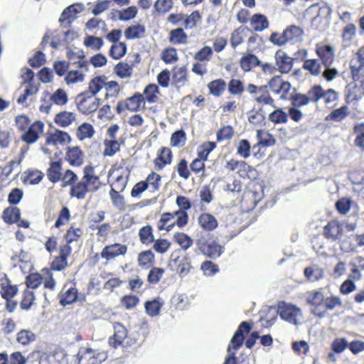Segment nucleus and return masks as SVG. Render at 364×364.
<instances>
[{"instance_id":"obj_47","label":"nucleus","mask_w":364,"mask_h":364,"mask_svg":"<svg viewBox=\"0 0 364 364\" xmlns=\"http://www.w3.org/2000/svg\"><path fill=\"white\" fill-rule=\"evenodd\" d=\"M304 274L309 281L316 282L323 277L324 272L322 268L318 266H311L304 269Z\"/></svg>"},{"instance_id":"obj_22","label":"nucleus","mask_w":364,"mask_h":364,"mask_svg":"<svg viewBox=\"0 0 364 364\" xmlns=\"http://www.w3.org/2000/svg\"><path fill=\"white\" fill-rule=\"evenodd\" d=\"M72 252L66 248L59 247L58 255L55 256L50 264V271H63L68 266V259L70 256Z\"/></svg>"},{"instance_id":"obj_37","label":"nucleus","mask_w":364,"mask_h":364,"mask_svg":"<svg viewBox=\"0 0 364 364\" xmlns=\"http://www.w3.org/2000/svg\"><path fill=\"white\" fill-rule=\"evenodd\" d=\"M172 80L177 87H183L188 81V73L186 66L174 67L173 69Z\"/></svg>"},{"instance_id":"obj_11","label":"nucleus","mask_w":364,"mask_h":364,"mask_svg":"<svg viewBox=\"0 0 364 364\" xmlns=\"http://www.w3.org/2000/svg\"><path fill=\"white\" fill-rule=\"evenodd\" d=\"M277 313L282 320L294 325L299 323V317L301 316L299 307L284 301L278 304Z\"/></svg>"},{"instance_id":"obj_58","label":"nucleus","mask_w":364,"mask_h":364,"mask_svg":"<svg viewBox=\"0 0 364 364\" xmlns=\"http://www.w3.org/2000/svg\"><path fill=\"white\" fill-rule=\"evenodd\" d=\"M35 301V294L33 291L26 289L22 292V299L20 307L22 310L28 311L31 309Z\"/></svg>"},{"instance_id":"obj_31","label":"nucleus","mask_w":364,"mask_h":364,"mask_svg":"<svg viewBox=\"0 0 364 364\" xmlns=\"http://www.w3.org/2000/svg\"><path fill=\"white\" fill-rule=\"evenodd\" d=\"M357 33V27L353 23H347L341 33V43L344 47L350 46Z\"/></svg>"},{"instance_id":"obj_61","label":"nucleus","mask_w":364,"mask_h":364,"mask_svg":"<svg viewBox=\"0 0 364 364\" xmlns=\"http://www.w3.org/2000/svg\"><path fill=\"white\" fill-rule=\"evenodd\" d=\"M121 143L117 139L108 140L105 139L104 146L105 149L103 151L104 156H112L120 149Z\"/></svg>"},{"instance_id":"obj_50","label":"nucleus","mask_w":364,"mask_h":364,"mask_svg":"<svg viewBox=\"0 0 364 364\" xmlns=\"http://www.w3.org/2000/svg\"><path fill=\"white\" fill-rule=\"evenodd\" d=\"M210 93L215 97H220L225 90L226 83L223 79H217L208 84Z\"/></svg>"},{"instance_id":"obj_56","label":"nucleus","mask_w":364,"mask_h":364,"mask_svg":"<svg viewBox=\"0 0 364 364\" xmlns=\"http://www.w3.org/2000/svg\"><path fill=\"white\" fill-rule=\"evenodd\" d=\"M154 260L155 255L150 250L142 251L138 255V264L143 267H150L154 264Z\"/></svg>"},{"instance_id":"obj_51","label":"nucleus","mask_w":364,"mask_h":364,"mask_svg":"<svg viewBox=\"0 0 364 364\" xmlns=\"http://www.w3.org/2000/svg\"><path fill=\"white\" fill-rule=\"evenodd\" d=\"M168 39L173 44H185L187 43L188 36L182 28H178L170 31Z\"/></svg>"},{"instance_id":"obj_9","label":"nucleus","mask_w":364,"mask_h":364,"mask_svg":"<svg viewBox=\"0 0 364 364\" xmlns=\"http://www.w3.org/2000/svg\"><path fill=\"white\" fill-rule=\"evenodd\" d=\"M145 108L144 97L140 92H136L132 96L118 102L116 112L121 114L126 110L136 112Z\"/></svg>"},{"instance_id":"obj_23","label":"nucleus","mask_w":364,"mask_h":364,"mask_svg":"<svg viewBox=\"0 0 364 364\" xmlns=\"http://www.w3.org/2000/svg\"><path fill=\"white\" fill-rule=\"evenodd\" d=\"M83 235V230L81 228L70 225L65 231L63 238L65 243L60 246L72 252L71 243L78 242Z\"/></svg>"},{"instance_id":"obj_29","label":"nucleus","mask_w":364,"mask_h":364,"mask_svg":"<svg viewBox=\"0 0 364 364\" xmlns=\"http://www.w3.org/2000/svg\"><path fill=\"white\" fill-rule=\"evenodd\" d=\"M71 137L66 132L56 129L53 133H48L46 138V144L47 145L53 144H63L70 143Z\"/></svg>"},{"instance_id":"obj_2","label":"nucleus","mask_w":364,"mask_h":364,"mask_svg":"<svg viewBox=\"0 0 364 364\" xmlns=\"http://www.w3.org/2000/svg\"><path fill=\"white\" fill-rule=\"evenodd\" d=\"M251 329V323L248 321H242L240 323L231 338L230 344L228 347V355L225 358L223 364H237L235 351L242 346L245 340V334L249 333Z\"/></svg>"},{"instance_id":"obj_44","label":"nucleus","mask_w":364,"mask_h":364,"mask_svg":"<svg viewBox=\"0 0 364 364\" xmlns=\"http://www.w3.org/2000/svg\"><path fill=\"white\" fill-rule=\"evenodd\" d=\"M130 171L127 168L120 174L117 175L111 184V189L123 192L127 186Z\"/></svg>"},{"instance_id":"obj_26","label":"nucleus","mask_w":364,"mask_h":364,"mask_svg":"<svg viewBox=\"0 0 364 364\" xmlns=\"http://www.w3.org/2000/svg\"><path fill=\"white\" fill-rule=\"evenodd\" d=\"M114 334L109 338V343L114 348H117L122 344L127 336V328L120 323L113 324Z\"/></svg>"},{"instance_id":"obj_5","label":"nucleus","mask_w":364,"mask_h":364,"mask_svg":"<svg viewBox=\"0 0 364 364\" xmlns=\"http://www.w3.org/2000/svg\"><path fill=\"white\" fill-rule=\"evenodd\" d=\"M18 293V287L16 284H12L11 279L6 274H0V295L5 300V309L9 312H14L18 305V302L14 300Z\"/></svg>"},{"instance_id":"obj_53","label":"nucleus","mask_w":364,"mask_h":364,"mask_svg":"<svg viewBox=\"0 0 364 364\" xmlns=\"http://www.w3.org/2000/svg\"><path fill=\"white\" fill-rule=\"evenodd\" d=\"M105 89L106 91L105 98L106 100L117 98L121 90L119 83L114 80L106 81Z\"/></svg>"},{"instance_id":"obj_54","label":"nucleus","mask_w":364,"mask_h":364,"mask_svg":"<svg viewBox=\"0 0 364 364\" xmlns=\"http://www.w3.org/2000/svg\"><path fill=\"white\" fill-rule=\"evenodd\" d=\"M268 119L274 124H286L288 122V114L282 108H277L269 113Z\"/></svg>"},{"instance_id":"obj_34","label":"nucleus","mask_w":364,"mask_h":364,"mask_svg":"<svg viewBox=\"0 0 364 364\" xmlns=\"http://www.w3.org/2000/svg\"><path fill=\"white\" fill-rule=\"evenodd\" d=\"M76 120V114L69 111H61L56 114L54 117V122L60 127H67L71 125Z\"/></svg>"},{"instance_id":"obj_52","label":"nucleus","mask_w":364,"mask_h":364,"mask_svg":"<svg viewBox=\"0 0 364 364\" xmlns=\"http://www.w3.org/2000/svg\"><path fill=\"white\" fill-rule=\"evenodd\" d=\"M139 237L140 242L145 245H149L154 241L153 228L151 225H147L140 228L139 231Z\"/></svg>"},{"instance_id":"obj_46","label":"nucleus","mask_w":364,"mask_h":364,"mask_svg":"<svg viewBox=\"0 0 364 364\" xmlns=\"http://www.w3.org/2000/svg\"><path fill=\"white\" fill-rule=\"evenodd\" d=\"M353 133L355 135V146L364 151V122L355 124Z\"/></svg>"},{"instance_id":"obj_60","label":"nucleus","mask_w":364,"mask_h":364,"mask_svg":"<svg viewBox=\"0 0 364 364\" xmlns=\"http://www.w3.org/2000/svg\"><path fill=\"white\" fill-rule=\"evenodd\" d=\"M114 71L120 78H127L132 76L133 68L128 63L120 62L115 65Z\"/></svg>"},{"instance_id":"obj_10","label":"nucleus","mask_w":364,"mask_h":364,"mask_svg":"<svg viewBox=\"0 0 364 364\" xmlns=\"http://www.w3.org/2000/svg\"><path fill=\"white\" fill-rule=\"evenodd\" d=\"M196 245L203 255L211 259L219 257L223 252V246L215 240H208L205 237L197 239Z\"/></svg>"},{"instance_id":"obj_12","label":"nucleus","mask_w":364,"mask_h":364,"mask_svg":"<svg viewBox=\"0 0 364 364\" xmlns=\"http://www.w3.org/2000/svg\"><path fill=\"white\" fill-rule=\"evenodd\" d=\"M306 301L311 306V313L318 318L325 316V310L323 309L324 295L320 290H312L306 293Z\"/></svg>"},{"instance_id":"obj_36","label":"nucleus","mask_w":364,"mask_h":364,"mask_svg":"<svg viewBox=\"0 0 364 364\" xmlns=\"http://www.w3.org/2000/svg\"><path fill=\"white\" fill-rule=\"evenodd\" d=\"M106 81L107 77L104 75L95 76L90 80L87 90L85 92L96 96L103 87L105 88Z\"/></svg>"},{"instance_id":"obj_64","label":"nucleus","mask_w":364,"mask_h":364,"mask_svg":"<svg viewBox=\"0 0 364 364\" xmlns=\"http://www.w3.org/2000/svg\"><path fill=\"white\" fill-rule=\"evenodd\" d=\"M161 59L166 64L176 63L178 60L177 50L173 47H168L161 53Z\"/></svg>"},{"instance_id":"obj_62","label":"nucleus","mask_w":364,"mask_h":364,"mask_svg":"<svg viewBox=\"0 0 364 364\" xmlns=\"http://www.w3.org/2000/svg\"><path fill=\"white\" fill-rule=\"evenodd\" d=\"M51 102L58 106H63L68 102L67 92L61 88L57 89L50 96Z\"/></svg>"},{"instance_id":"obj_48","label":"nucleus","mask_w":364,"mask_h":364,"mask_svg":"<svg viewBox=\"0 0 364 364\" xmlns=\"http://www.w3.org/2000/svg\"><path fill=\"white\" fill-rule=\"evenodd\" d=\"M94 134L92 125L87 122L82 123L76 129V137L80 141L92 137Z\"/></svg>"},{"instance_id":"obj_63","label":"nucleus","mask_w":364,"mask_h":364,"mask_svg":"<svg viewBox=\"0 0 364 364\" xmlns=\"http://www.w3.org/2000/svg\"><path fill=\"white\" fill-rule=\"evenodd\" d=\"M43 277L38 273H31L26 277L25 283L27 289H37L43 282Z\"/></svg>"},{"instance_id":"obj_55","label":"nucleus","mask_w":364,"mask_h":364,"mask_svg":"<svg viewBox=\"0 0 364 364\" xmlns=\"http://www.w3.org/2000/svg\"><path fill=\"white\" fill-rule=\"evenodd\" d=\"M146 31L145 27L141 24L129 26L124 31V35L127 39L139 38L142 37Z\"/></svg>"},{"instance_id":"obj_3","label":"nucleus","mask_w":364,"mask_h":364,"mask_svg":"<svg viewBox=\"0 0 364 364\" xmlns=\"http://www.w3.org/2000/svg\"><path fill=\"white\" fill-rule=\"evenodd\" d=\"M263 196V186L258 181H250L242 193L241 207L247 212L252 210L262 199Z\"/></svg>"},{"instance_id":"obj_27","label":"nucleus","mask_w":364,"mask_h":364,"mask_svg":"<svg viewBox=\"0 0 364 364\" xmlns=\"http://www.w3.org/2000/svg\"><path fill=\"white\" fill-rule=\"evenodd\" d=\"M276 65L282 73H288L292 68L293 60L282 50H277L275 53Z\"/></svg>"},{"instance_id":"obj_14","label":"nucleus","mask_w":364,"mask_h":364,"mask_svg":"<svg viewBox=\"0 0 364 364\" xmlns=\"http://www.w3.org/2000/svg\"><path fill=\"white\" fill-rule=\"evenodd\" d=\"M225 167L231 171L237 170V173L243 178H255L257 175V170L242 160L232 159L227 162Z\"/></svg>"},{"instance_id":"obj_43","label":"nucleus","mask_w":364,"mask_h":364,"mask_svg":"<svg viewBox=\"0 0 364 364\" xmlns=\"http://www.w3.org/2000/svg\"><path fill=\"white\" fill-rule=\"evenodd\" d=\"M322 65L318 59H307L303 63L302 68L313 76H318L321 74Z\"/></svg>"},{"instance_id":"obj_42","label":"nucleus","mask_w":364,"mask_h":364,"mask_svg":"<svg viewBox=\"0 0 364 364\" xmlns=\"http://www.w3.org/2000/svg\"><path fill=\"white\" fill-rule=\"evenodd\" d=\"M163 304L164 303L159 297L146 301L144 304L146 313L151 317L156 316L160 314Z\"/></svg>"},{"instance_id":"obj_16","label":"nucleus","mask_w":364,"mask_h":364,"mask_svg":"<svg viewBox=\"0 0 364 364\" xmlns=\"http://www.w3.org/2000/svg\"><path fill=\"white\" fill-rule=\"evenodd\" d=\"M78 294L76 283L68 281L63 285L59 294V303L63 306L72 304L77 301Z\"/></svg>"},{"instance_id":"obj_28","label":"nucleus","mask_w":364,"mask_h":364,"mask_svg":"<svg viewBox=\"0 0 364 364\" xmlns=\"http://www.w3.org/2000/svg\"><path fill=\"white\" fill-rule=\"evenodd\" d=\"M269 21L264 14L255 13L251 16L250 26L254 32H262L269 28Z\"/></svg>"},{"instance_id":"obj_24","label":"nucleus","mask_w":364,"mask_h":364,"mask_svg":"<svg viewBox=\"0 0 364 364\" xmlns=\"http://www.w3.org/2000/svg\"><path fill=\"white\" fill-rule=\"evenodd\" d=\"M173 161V152L170 148L162 146L157 153V156L154 159V168L162 170L165 166L170 165Z\"/></svg>"},{"instance_id":"obj_6","label":"nucleus","mask_w":364,"mask_h":364,"mask_svg":"<svg viewBox=\"0 0 364 364\" xmlns=\"http://www.w3.org/2000/svg\"><path fill=\"white\" fill-rule=\"evenodd\" d=\"M168 266L172 270L179 274L181 277L188 274L193 268L190 255L180 250L171 253Z\"/></svg>"},{"instance_id":"obj_17","label":"nucleus","mask_w":364,"mask_h":364,"mask_svg":"<svg viewBox=\"0 0 364 364\" xmlns=\"http://www.w3.org/2000/svg\"><path fill=\"white\" fill-rule=\"evenodd\" d=\"M316 54L323 67H329L335 61V49L331 45L317 43L316 45Z\"/></svg>"},{"instance_id":"obj_33","label":"nucleus","mask_w":364,"mask_h":364,"mask_svg":"<svg viewBox=\"0 0 364 364\" xmlns=\"http://www.w3.org/2000/svg\"><path fill=\"white\" fill-rule=\"evenodd\" d=\"M198 223L200 227L207 232L213 231L218 226V220L215 216L208 213H201L198 218Z\"/></svg>"},{"instance_id":"obj_4","label":"nucleus","mask_w":364,"mask_h":364,"mask_svg":"<svg viewBox=\"0 0 364 364\" xmlns=\"http://www.w3.org/2000/svg\"><path fill=\"white\" fill-rule=\"evenodd\" d=\"M304 33V29L296 25L288 26L282 33L272 32L269 41L274 46H283L287 43H295L299 41Z\"/></svg>"},{"instance_id":"obj_25","label":"nucleus","mask_w":364,"mask_h":364,"mask_svg":"<svg viewBox=\"0 0 364 364\" xmlns=\"http://www.w3.org/2000/svg\"><path fill=\"white\" fill-rule=\"evenodd\" d=\"M343 226L337 220L329 221L323 230V236L331 241H336L341 238L343 235Z\"/></svg>"},{"instance_id":"obj_20","label":"nucleus","mask_w":364,"mask_h":364,"mask_svg":"<svg viewBox=\"0 0 364 364\" xmlns=\"http://www.w3.org/2000/svg\"><path fill=\"white\" fill-rule=\"evenodd\" d=\"M63 173V161L58 159L55 161L50 160L48 167L46 170V176L48 180L55 184L60 181Z\"/></svg>"},{"instance_id":"obj_30","label":"nucleus","mask_w":364,"mask_h":364,"mask_svg":"<svg viewBox=\"0 0 364 364\" xmlns=\"http://www.w3.org/2000/svg\"><path fill=\"white\" fill-rule=\"evenodd\" d=\"M44 176V173L41 170L28 168L23 172L21 181L26 185H37L41 182Z\"/></svg>"},{"instance_id":"obj_49","label":"nucleus","mask_w":364,"mask_h":364,"mask_svg":"<svg viewBox=\"0 0 364 364\" xmlns=\"http://www.w3.org/2000/svg\"><path fill=\"white\" fill-rule=\"evenodd\" d=\"M159 94V89L155 84L148 85L144 90L142 94L144 97V103H155L158 100V95Z\"/></svg>"},{"instance_id":"obj_45","label":"nucleus","mask_w":364,"mask_h":364,"mask_svg":"<svg viewBox=\"0 0 364 364\" xmlns=\"http://www.w3.org/2000/svg\"><path fill=\"white\" fill-rule=\"evenodd\" d=\"M349 114V109L348 106H341L338 109L331 111L325 118L326 121L341 122Z\"/></svg>"},{"instance_id":"obj_13","label":"nucleus","mask_w":364,"mask_h":364,"mask_svg":"<svg viewBox=\"0 0 364 364\" xmlns=\"http://www.w3.org/2000/svg\"><path fill=\"white\" fill-rule=\"evenodd\" d=\"M78 364H100L106 360L107 354L90 348H82L78 353Z\"/></svg>"},{"instance_id":"obj_38","label":"nucleus","mask_w":364,"mask_h":364,"mask_svg":"<svg viewBox=\"0 0 364 364\" xmlns=\"http://www.w3.org/2000/svg\"><path fill=\"white\" fill-rule=\"evenodd\" d=\"M21 218V210L16 206H10L5 208L2 213V218L5 223L15 224Z\"/></svg>"},{"instance_id":"obj_39","label":"nucleus","mask_w":364,"mask_h":364,"mask_svg":"<svg viewBox=\"0 0 364 364\" xmlns=\"http://www.w3.org/2000/svg\"><path fill=\"white\" fill-rule=\"evenodd\" d=\"M259 64L260 60L258 58L251 53L242 56L240 60V66L245 72L250 71L252 68L259 65Z\"/></svg>"},{"instance_id":"obj_15","label":"nucleus","mask_w":364,"mask_h":364,"mask_svg":"<svg viewBox=\"0 0 364 364\" xmlns=\"http://www.w3.org/2000/svg\"><path fill=\"white\" fill-rule=\"evenodd\" d=\"M356 60L350 64L352 78L355 81L364 82V45L358 48L355 53Z\"/></svg>"},{"instance_id":"obj_19","label":"nucleus","mask_w":364,"mask_h":364,"mask_svg":"<svg viewBox=\"0 0 364 364\" xmlns=\"http://www.w3.org/2000/svg\"><path fill=\"white\" fill-rule=\"evenodd\" d=\"M127 246L121 243H114L105 246L100 253L102 258L109 261L119 256H124L127 252Z\"/></svg>"},{"instance_id":"obj_8","label":"nucleus","mask_w":364,"mask_h":364,"mask_svg":"<svg viewBox=\"0 0 364 364\" xmlns=\"http://www.w3.org/2000/svg\"><path fill=\"white\" fill-rule=\"evenodd\" d=\"M75 102L77 110L82 114L87 115L98 109L100 99L84 91L75 97Z\"/></svg>"},{"instance_id":"obj_1","label":"nucleus","mask_w":364,"mask_h":364,"mask_svg":"<svg viewBox=\"0 0 364 364\" xmlns=\"http://www.w3.org/2000/svg\"><path fill=\"white\" fill-rule=\"evenodd\" d=\"M63 187L70 186V196L77 200H84L89 193L97 191L102 186L100 177L95 174L93 166L87 165L83 168L80 179L71 169H66L63 173Z\"/></svg>"},{"instance_id":"obj_7","label":"nucleus","mask_w":364,"mask_h":364,"mask_svg":"<svg viewBox=\"0 0 364 364\" xmlns=\"http://www.w3.org/2000/svg\"><path fill=\"white\" fill-rule=\"evenodd\" d=\"M246 90L259 105L276 107L275 101L272 97L267 85L257 86L254 84H248Z\"/></svg>"},{"instance_id":"obj_40","label":"nucleus","mask_w":364,"mask_h":364,"mask_svg":"<svg viewBox=\"0 0 364 364\" xmlns=\"http://www.w3.org/2000/svg\"><path fill=\"white\" fill-rule=\"evenodd\" d=\"M249 30L247 26H240L234 29L230 34V43L233 49L241 45L244 41L245 31Z\"/></svg>"},{"instance_id":"obj_35","label":"nucleus","mask_w":364,"mask_h":364,"mask_svg":"<svg viewBox=\"0 0 364 364\" xmlns=\"http://www.w3.org/2000/svg\"><path fill=\"white\" fill-rule=\"evenodd\" d=\"M351 266L349 277L353 281H359L362 278L361 271L364 270V257L357 256L353 262H350Z\"/></svg>"},{"instance_id":"obj_18","label":"nucleus","mask_w":364,"mask_h":364,"mask_svg":"<svg viewBox=\"0 0 364 364\" xmlns=\"http://www.w3.org/2000/svg\"><path fill=\"white\" fill-rule=\"evenodd\" d=\"M44 129V124L40 120L35 121L21 134V139L27 144H31L38 141Z\"/></svg>"},{"instance_id":"obj_21","label":"nucleus","mask_w":364,"mask_h":364,"mask_svg":"<svg viewBox=\"0 0 364 364\" xmlns=\"http://www.w3.org/2000/svg\"><path fill=\"white\" fill-rule=\"evenodd\" d=\"M85 154L78 146H68L66 149L65 160L70 166L80 167L84 163Z\"/></svg>"},{"instance_id":"obj_32","label":"nucleus","mask_w":364,"mask_h":364,"mask_svg":"<svg viewBox=\"0 0 364 364\" xmlns=\"http://www.w3.org/2000/svg\"><path fill=\"white\" fill-rule=\"evenodd\" d=\"M83 6L80 4H74L66 7L62 12L59 18L60 23L67 21L70 24L76 18L77 14L82 11Z\"/></svg>"},{"instance_id":"obj_41","label":"nucleus","mask_w":364,"mask_h":364,"mask_svg":"<svg viewBox=\"0 0 364 364\" xmlns=\"http://www.w3.org/2000/svg\"><path fill=\"white\" fill-rule=\"evenodd\" d=\"M257 146L264 147L272 146L276 144V139L273 134L264 129L257 130Z\"/></svg>"},{"instance_id":"obj_59","label":"nucleus","mask_w":364,"mask_h":364,"mask_svg":"<svg viewBox=\"0 0 364 364\" xmlns=\"http://www.w3.org/2000/svg\"><path fill=\"white\" fill-rule=\"evenodd\" d=\"M173 240L184 250L191 247L193 243V240L190 236L181 232L174 234Z\"/></svg>"},{"instance_id":"obj_57","label":"nucleus","mask_w":364,"mask_h":364,"mask_svg":"<svg viewBox=\"0 0 364 364\" xmlns=\"http://www.w3.org/2000/svg\"><path fill=\"white\" fill-rule=\"evenodd\" d=\"M36 338L34 333L30 330L22 329L16 334V341L22 346H28Z\"/></svg>"}]
</instances>
